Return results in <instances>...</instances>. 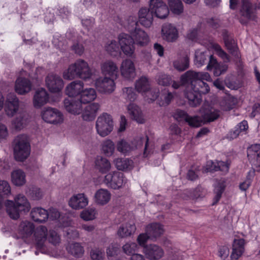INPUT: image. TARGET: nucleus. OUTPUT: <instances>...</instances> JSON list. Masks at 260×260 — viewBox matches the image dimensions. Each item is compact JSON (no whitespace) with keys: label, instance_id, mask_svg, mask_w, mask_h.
<instances>
[{"label":"nucleus","instance_id":"1","mask_svg":"<svg viewBox=\"0 0 260 260\" xmlns=\"http://www.w3.org/2000/svg\"><path fill=\"white\" fill-rule=\"evenodd\" d=\"M91 71L88 63L83 59H79L70 64L62 74L66 80H72L76 78L86 80L91 78Z\"/></svg>","mask_w":260,"mask_h":260},{"label":"nucleus","instance_id":"2","mask_svg":"<svg viewBox=\"0 0 260 260\" xmlns=\"http://www.w3.org/2000/svg\"><path fill=\"white\" fill-rule=\"evenodd\" d=\"M7 212L11 218L16 219L19 217L20 213L28 212L31 207L26 198L22 194H19L14 198V202L7 200L5 203Z\"/></svg>","mask_w":260,"mask_h":260},{"label":"nucleus","instance_id":"3","mask_svg":"<svg viewBox=\"0 0 260 260\" xmlns=\"http://www.w3.org/2000/svg\"><path fill=\"white\" fill-rule=\"evenodd\" d=\"M14 157L17 161H23L30 154V147L26 135L17 136L13 142Z\"/></svg>","mask_w":260,"mask_h":260},{"label":"nucleus","instance_id":"4","mask_svg":"<svg viewBox=\"0 0 260 260\" xmlns=\"http://www.w3.org/2000/svg\"><path fill=\"white\" fill-rule=\"evenodd\" d=\"M257 4L251 0H241L240 13L243 18L240 20L243 24H246L249 20H255L257 18Z\"/></svg>","mask_w":260,"mask_h":260},{"label":"nucleus","instance_id":"5","mask_svg":"<svg viewBox=\"0 0 260 260\" xmlns=\"http://www.w3.org/2000/svg\"><path fill=\"white\" fill-rule=\"evenodd\" d=\"M199 79H205L210 81L211 78L209 73L207 72H197L189 70L183 74L180 77L181 85L186 87L185 89H191Z\"/></svg>","mask_w":260,"mask_h":260},{"label":"nucleus","instance_id":"6","mask_svg":"<svg viewBox=\"0 0 260 260\" xmlns=\"http://www.w3.org/2000/svg\"><path fill=\"white\" fill-rule=\"evenodd\" d=\"M113 126V119L110 114L103 113L98 117L95 127L100 136L103 137L108 136L112 131Z\"/></svg>","mask_w":260,"mask_h":260},{"label":"nucleus","instance_id":"7","mask_svg":"<svg viewBox=\"0 0 260 260\" xmlns=\"http://www.w3.org/2000/svg\"><path fill=\"white\" fill-rule=\"evenodd\" d=\"M103 182L108 187L114 189H118L123 186L126 179L123 174L117 171L111 172L105 176Z\"/></svg>","mask_w":260,"mask_h":260},{"label":"nucleus","instance_id":"8","mask_svg":"<svg viewBox=\"0 0 260 260\" xmlns=\"http://www.w3.org/2000/svg\"><path fill=\"white\" fill-rule=\"evenodd\" d=\"M202 125L217 119L221 115V111L215 106L205 104L201 109Z\"/></svg>","mask_w":260,"mask_h":260},{"label":"nucleus","instance_id":"9","mask_svg":"<svg viewBox=\"0 0 260 260\" xmlns=\"http://www.w3.org/2000/svg\"><path fill=\"white\" fill-rule=\"evenodd\" d=\"M115 80L108 77H100L95 80V87L101 93L110 94L115 89Z\"/></svg>","mask_w":260,"mask_h":260},{"label":"nucleus","instance_id":"10","mask_svg":"<svg viewBox=\"0 0 260 260\" xmlns=\"http://www.w3.org/2000/svg\"><path fill=\"white\" fill-rule=\"evenodd\" d=\"M45 85L51 92L58 93L62 90L64 82L59 75L51 73L45 78Z\"/></svg>","mask_w":260,"mask_h":260},{"label":"nucleus","instance_id":"11","mask_svg":"<svg viewBox=\"0 0 260 260\" xmlns=\"http://www.w3.org/2000/svg\"><path fill=\"white\" fill-rule=\"evenodd\" d=\"M149 7L153 15L158 18H166L169 14V9L162 0H150Z\"/></svg>","mask_w":260,"mask_h":260},{"label":"nucleus","instance_id":"12","mask_svg":"<svg viewBox=\"0 0 260 260\" xmlns=\"http://www.w3.org/2000/svg\"><path fill=\"white\" fill-rule=\"evenodd\" d=\"M42 117L46 122L52 124L60 123L63 121L62 114L58 110L50 107L42 111Z\"/></svg>","mask_w":260,"mask_h":260},{"label":"nucleus","instance_id":"13","mask_svg":"<svg viewBox=\"0 0 260 260\" xmlns=\"http://www.w3.org/2000/svg\"><path fill=\"white\" fill-rule=\"evenodd\" d=\"M19 99L14 93H9L5 102V110L6 114L9 117H13L19 112Z\"/></svg>","mask_w":260,"mask_h":260},{"label":"nucleus","instance_id":"14","mask_svg":"<svg viewBox=\"0 0 260 260\" xmlns=\"http://www.w3.org/2000/svg\"><path fill=\"white\" fill-rule=\"evenodd\" d=\"M118 39L123 53L128 56H131L135 49L133 38L128 34L122 33L119 35Z\"/></svg>","mask_w":260,"mask_h":260},{"label":"nucleus","instance_id":"15","mask_svg":"<svg viewBox=\"0 0 260 260\" xmlns=\"http://www.w3.org/2000/svg\"><path fill=\"white\" fill-rule=\"evenodd\" d=\"M120 71L121 76L125 79H133L136 75V68L133 61L130 59H125L121 63Z\"/></svg>","mask_w":260,"mask_h":260},{"label":"nucleus","instance_id":"16","mask_svg":"<svg viewBox=\"0 0 260 260\" xmlns=\"http://www.w3.org/2000/svg\"><path fill=\"white\" fill-rule=\"evenodd\" d=\"M174 117L177 121L184 120L188 124L192 127H199L202 125V120L198 116H190L184 111L177 110L174 113Z\"/></svg>","mask_w":260,"mask_h":260},{"label":"nucleus","instance_id":"17","mask_svg":"<svg viewBox=\"0 0 260 260\" xmlns=\"http://www.w3.org/2000/svg\"><path fill=\"white\" fill-rule=\"evenodd\" d=\"M101 72L105 77L116 79L118 76V68L116 63L110 60H106L101 65Z\"/></svg>","mask_w":260,"mask_h":260},{"label":"nucleus","instance_id":"18","mask_svg":"<svg viewBox=\"0 0 260 260\" xmlns=\"http://www.w3.org/2000/svg\"><path fill=\"white\" fill-rule=\"evenodd\" d=\"M11 121L12 128L20 131L26 126L29 121V116L24 111L19 112Z\"/></svg>","mask_w":260,"mask_h":260},{"label":"nucleus","instance_id":"19","mask_svg":"<svg viewBox=\"0 0 260 260\" xmlns=\"http://www.w3.org/2000/svg\"><path fill=\"white\" fill-rule=\"evenodd\" d=\"M144 253L146 257L150 260H158L164 255L162 248L156 244H149L145 246Z\"/></svg>","mask_w":260,"mask_h":260},{"label":"nucleus","instance_id":"20","mask_svg":"<svg viewBox=\"0 0 260 260\" xmlns=\"http://www.w3.org/2000/svg\"><path fill=\"white\" fill-rule=\"evenodd\" d=\"M161 33L163 39L169 42H174L178 38L176 27L171 23H165L162 25Z\"/></svg>","mask_w":260,"mask_h":260},{"label":"nucleus","instance_id":"21","mask_svg":"<svg viewBox=\"0 0 260 260\" xmlns=\"http://www.w3.org/2000/svg\"><path fill=\"white\" fill-rule=\"evenodd\" d=\"M88 203V199L84 193H78L72 196L69 201V205L72 209L80 210L85 207Z\"/></svg>","mask_w":260,"mask_h":260},{"label":"nucleus","instance_id":"22","mask_svg":"<svg viewBox=\"0 0 260 260\" xmlns=\"http://www.w3.org/2000/svg\"><path fill=\"white\" fill-rule=\"evenodd\" d=\"M82 104L80 100L66 99L63 101L65 109L74 115H79L82 113Z\"/></svg>","mask_w":260,"mask_h":260},{"label":"nucleus","instance_id":"23","mask_svg":"<svg viewBox=\"0 0 260 260\" xmlns=\"http://www.w3.org/2000/svg\"><path fill=\"white\" fill-rule=\"evenodd\" d=\"M134 44L140 46H146L149 42V38L147 33L141 28L135 30L131 34Z\"/></svg>","mask_w":260,"mask_h":260},{"label":"nucleus","instance_id":"24","mask_svg":"<svg viewBox=\"0 0 260 260\" xmlns=\"http://www.w3.org/2000/svg\"><path fill=\"white\" fill-rule=\"evenodd\" d=\"M127 110L131 118L139 123L145 122L144 115L141 108L134 103H130L127 106Z\"/></svg>","mask_w":260,"mask_h":260},{"label":"nucleus","instance_id":"25","mask_svg":"<svg viewBox=\"0 0 260 260\" xmlns=\"http://www.w3.org/2000/svg\"><path fill=\"white\" fill-rule=\"evenodd\" d=\"M49 101V94L44 88L38 89L33 98V105L35 108H39Z\"/></svg>","mask_w":260,"mask_h":260},{"label":"nucleus","instance_id":"26","mask_svg":"<svg viewBox=\"0 0 260 260\" xmlns=\"http://www.w3.org/2000/svg\"><path fill=\"white\" fill-rule=\"evenodd\" d=\"M31 87L30 81L26 78L19 77L15 81V90L19 94L23 95L29 92Z\"/></svg>","mask_w":260,"mask_h":260},{"label":"nucleus","instance_id":"27","mask_svg":"<svg viewBox=\"0 0 260 260\" xmlns=\"http://www.w3.org/2000/svg\"><path fill=\"white\" fill-rule=\"evenodd\" d=\"M100 106L98 103H93L85 107L82 109V116L83 119L86 121H91L94 119Z\"/></svg>","mask_w":260,"mask_h":260},{"label":"nucleus","instance_id":"28","mask_svg":"<svg viewBox=\"0 0 260 260\" xmlns=\"http://www.w3.org/2000/svg\"><path fill=\"white\" fill-rule=\"evenodd\" d=\"M138 16L140 23L144 26L149 27L152 24L154 15L152 11H150V7L148 9H140L138 12Z\"/></svg>","mask_w":260,"mask_h":260},{"label":"nucleus","instance_id":"29","mask_svg":"<svg viewBox=\"0 0 260 260\" xmlns=\"http://www.w3.org/2000/svg\"><path fill=\"white\" fill-rule=\"evenodd\" d=\"M247 157L256 167H260V145L255 144L249 147L247 151Z\"/></svg>","mask_w":260,"mask_h":260},{"label":"nucleus","instance_id":"30","mask_svg":"<svg viewBox=\"0 0 260 260\" xmlns=\"http://www.w3.org/2000/svg\"><path fill=\"white\" fill-rule=\"evenodd\" d=\"M84 87V83L81 81H72L66 87L65 92L70 97L76 96L80 94Z\"/></svg>","mask_w":260,"mask_h":260},{"label":"nucleus","instance_id":"31","mask_svg":"<svg viewBox=\"0 0 260 260\" xmlns=\"http://www.w3.org/2000/svg\"><path fill=\"white\" fill-rule=\"evenodd\" d=\"M185 94L188 100L189 105L192 107L199 106L202 102V96L200 93L193 91L191 89H185Z\"/></svg>","mask_w":260,"mask_h":260},{"label":"nucleus","instance_id":"32","mask_svg":"<svg viewBox=\"0 0 260 260\" xmlns=\"http://www.w3.org/2000/svg\"><path fill=\"white\" fill-rule=\"evenodd\" d=\"M47 228L43 225L38 226L35 231L34 236L38 248H41L47 239Z\"/></svg>","mask_w":260,"mask_h":260},{"label":"nucleus","instance_id":"33","mask_svg":"<svg viewBox=\"0 0 260 260\" xmlns=\"http://www.w3.org/2000/svg\"><path fill=\"white\" fill-rule=\"evenodd\" d=\"M163 226L158 223L148 224L145 228V232L151 239H155L161 236L164 233Z\"/></svg>","mask_w":260,"mask_h":260},{"label":"nucleus","instance_id":"34","mask_svg":"<svg viewBox=\"0 0 260 260\" xmlns=\"http://www.w3.org/2000/svg\"><path fill=\"white\" fill-rule=\"evenodd\" d=\"M244 240L243 239H235L233 244V251L231 257L232 260H237L244 252Z\"/></svg>","mask_w":260,"mask_h":260},{"label":"nucleus","instance_id":"35","mask_svg":"<svg viewBox=\"0 0 260 260\" xmlns=\"http://www.w3.org/2000/svg\"><path fill=\"white\" fill-rule=\"evenodd\" d=\"M111 196L110 192L107 189H100L94 194L95 202L99 205H105L110 200Z\"/></svg>","mask_w":260,"mask_h":260},{"label":"nucleus","instance_id":"36","mask_svg":"<svg viewBox=\"0 0 260 260\" xmlns=\"http://www.w3.org/2000/svg\"><path fill=\"white\" fill-rule=\"evenodd\" d=\"M30 215L34 221L39 222H44L49 217L48 212L42 208H33Z\"/></svg>","mask_w":260,"mask_h":260},{"label":"nucleus","instance_id":"37","mask_svg":"<svg viewBox=\"0 0 260 260\" xmlns=\"http://www.w3.org/2000/svg\"><path fill=\"white\" fill-rule=\"evenodd\" d=\"M136 230L135 223L133 222L122 224L117 231V235L121 238L130 236L134 234Z\"/></svg>","mask_w":260,"mask_h":260},{"label":"nucleus","instance_id":"38","mask_svg":"<svg viewBox=\"0 0 260 260\" xmlns=\"http://www.w3.org/2000/svg\"><path fill=\"white\" fill-rule=\"evenodd\" d=\"M135 89L143 95L149 92L150 89V85L148 79L146 77H141L135 82Z\"/></svg>","mask_w":260,"mask_h":260},{"label":"nucleus","instance_id":"39","mask_svg":"<svg viewBox=\"0 0 260 260\" xmlns=\"http://www.w3.org/2000/svg\"><path fill=\"white\" fill-rule=\"evenodd\" d=\"M35 226L32 223L24 221L21 222L19 226L18 231L21 238H27L31 235L34 231Z\"/></svg>","mask_w":260,"mask_h":260},{"label":"nucleus","instance_id":"40","mask_svg":"<svg viewBox=\"0 0 260 260\" xmlns=\"http://www.w3.org/2000/svg\"><path fill=\"white\" fill-rule=\"evenodd\" d=\"M223 38L224 40L225 46L230 52L234 56L239 58V54L237 47L235 44V41L230 37L228 34V32L224 31L223 32Z\"/></svg>","mask_w":260,"mask_h":260},{"label":"nucleus","instance_id":"41","mask_svg":"<svg viewBox=\"0 0 260 260\" xmlns=\"http://www.w3.org/2000/svg\"><path fill=\"white\" fill-rule=\"evenodd\" d=\"M25 174L21 169H16L11 173V180L16 186H22L26 182Z\"/></svg>","mask_w":260,"mask_h":260},{"label":"nucleus","instance_id":"42","mask_svg":"<svg viewBox=\"0 0 260 260\" xmlns=\"http://www.w3.org/2000/svg\"><path fill=\"white\" fill-rule=\"evenodd\" d=\"M96 98V91L92 88L83 89L80 94V101L83 104L91 102L95 99Z\"/></svg>","mask_w":260,"mask_h":260},{"label":"nucleus","instance_id":"43","mask_svg":"<svg viewBox=\"0 0 260 260\" xmlns=\"http://www.w3.org/2000/svg\"><path fill=\"white\" fill-rule=\"evenodd\" d=\"M173 65L174 68L178 71L183 72L189 68V58L187 55H184L174 60Z\"/></svg>","mask_w":260,"mask_h":260},{"label":"nucleus","instance_id":"44","mask_svg":"<svg viewBox=\"0 0 260 260\" xmlns=\"http://www.w3.org/2000/svg\"><path fill=\"white\" fill-rule=\"evenodd\" d=\"M95 166L96 169L102 173L109 172L111 168L110 161L107 158L102 157H97L95 160Z\"/></svg>","mask_w":260,"mask_h":260},{"label":"nucleus","instance_id":"45","mask_svg":"<svg viewBox=\"0 0 260 260\" xmlns=\"http://www.w3.org/2000/svg\"><path fill=\"white\" fill-rule=\"evenodd\" d=\"M116 168L119 170L126 171L133 168V162L128 158H118L114 160Z\"/></svg>","mask_w":260,"mask_h":260},{"label":"nucleus","instance_id":"46","mask_svg":"<svg viewBox=\"0 0 260 260\" xmlns=\"http://www.w3.org/2000/svg\"><path fill=\"white\" fill-rule=\"evenodd\" d=\"M206 80L203 79H199L197 80V82L191 88L194 91L200 93V94H206L210 90V88L208 85L204 82Z\"/></svg>","mask_w":260,"mask_h":260},{"label":"nucleus","instance_id":"47","mask_svg":"<svg viewBox=\"0 0 260 260\" xmlns=\"http://www.w3.org/2000/svg\"><path fill=\"white\" fill-rule=\"evenodd\" d=\"M168 4L174 14L180 15L183 12V5L181 0H168Z\"/></svg>","mask_w":260,"mask_h":260},{"label":"nucleus","instance_id":"48","mask_svg":"<svg viewBox=\"0 0 260 260\" xmlns=\"http://www.w3.org/2000/svg\"><path fill=\"white\" fill-rule=\"evenodd\" d=\"M105 48L111 56H116L120 52L119 44L115 40L108 41Z\"/></svg>","mask_w":260,"mask_h":260},{"label":"nucleus","instance_id":"49","mask_svg":"<svg viewBox=\"0 0 260 260\" xmlns=\"http://www.w3.org/2000/svg\"><path fill=\"white\" fill-rule=\"evenodd\" d=\"M121 95L126 101L133 103L137 99V94L133 87H124L122 89Z\"/></svg>","mask_w":260,"mask_h":260},{"label":"nucleus","instance_id":"50","mask_svg":"<svg viewBox=\"0 0 260 260\" xmlns=\"http://www.w3.org/2000/svg\"><path fill=\"white\" fill-rule=\"evenodd\" d=\"M138 23L137 17L131 16L126 19L124 24V27L131 34L135 30L140 28L137 27Z\"/></svg>","mask_w":260,"mask_h":260},{"label":"nucleus","instance_id":"51","mask_svg":"<svg viewBox=\"0 0 260 260\" xmlns=\"http://www.w3.org/2000/svg\"><path fill=\"white\" fill-rule=\"evenodd\" d=\"M209 57V52L207 51H197L195 53V63L198 67L202 66L208 60Z\"/></svg>","mask_w":260,"mask_h":260},{"label":"nucleus","instance_id":"52","mask_svg":"<svg viewBox=\"0 0 260 260\" xmlns=\"http://www.w3.org/2000/svg\"><path fill=\"white\" fill-rule=\"evenodd\" d=\"M103 152L107 156H111L115 150V145L110 140H105L102 144Z\"/></svg>","mask_w":260,"mask_h":260},{"label":"nucleus","instance_id":"53","mask_svg":"<svg viewBox=\"0 0 260 260\" xmlns=\"http://www.w3.org/2000/svg\"><path fill=\"white\" fill-rule=\"evenodd\" d=\"M117 150L123 154L127 153L134 149V147L124 140L118 142L117 144Z\"/></svg>","mask_w":260,"mask_h":260},{"label":"nucleus","instance_id":"54","mask_svg":"<svg viewBox=\"0 0 260 260\" xmlns=\"http://www.w3.org/2000/svg\"><path fill=\"white\" fill-rule=\"evenodd\" d=\"M69 252L73 255L77 257H80L83 254L84 249L80 244L75 243L71 245L69 248Z\"/></svg>","mask_w":260,"mask_h":260},{"label":"nucleus","instance_id":"55","mask_svg":"<svg viewBox=\"0 0 260 260\" xmlns=\"http://www.w3.org/2000/svg\"><path fill=\"white\" fill-rule=\"evenodd\" d=\"M139 247L135 242H128L122 246L123 251L127 255L135 254V253L137 251Z\"/></svg>","mask_w":260,"mask_h":260},{"label":"nucleus","instance_id":"56","mask_svg":"<svg viewBox=\"0 0 260 260\" xmlns=\"http://www.w3.org/2000/svg\"><path fill=\"white\" fill-rule=\"evenodd\" d=\"M157 81L159 85L168 86L172 82V80L169 75L159 73L157 75Z\"/></svg>","mask_w":260,"mask_h":260},{"label":"nucleus","instance_id":"57","mask_svg":"<svg viewBox=\"0 0 260 260\" xmlns=\"http://www.w3.org/2000/svg\"><path fill=\"white\" fill-rule=\"evenodd\" d=\"M95 210L93 208L87 209L83 211L80 215L81 217L84 220H90L95 218Z\"/></svg>","mask_w":260,"mask_h":260},{"label":"nucleus","instance_id":"58","mask_svg":"<svg viewBox=\"0 0 260 260\" xmlns=\"http://www.w3.org/2000/svg\"><path fill=\"white\" fill-rule=\"evenodd\" d=\"M212 46L216 54L224 61L228 62L230 61L229 56L218 44H214Z\"/></svg>","mask_w":260,"mask_h":260},{"label":"nucleus","instance_id":"59","mask_svg":"<svg viewBox=\"0 0 260 260\" xmlns=\"http://www.w3.org/2000/svg\"><path fill=\"white\" fill-rule=\"evenodd\" d=\"M159 90L157 88H151L149 90V92L147 94H145L144 96L147 98V100L149 102H153L155 101L159 96Z\"/></svg>","mask_w":260,"mask_h":260},{"label":"nucleus","instance_id":"60","mask_svg":"<svg viewBox=\"0 0 260 260\" xmlns=\"http://www.w3.org/2000/svg\"><path fill=\"white\" fill-rule=\"evenodd\" d=\"M10 193L11 188L9 183L5 180H0V196H7Z\"/></svg>","mask_w":260,"mask_h":260},{"label":"nucleus","instance_id":"61","mask_svg":"<svg viewBox=\"0 0 260 260\" xmlns=\"http://www.w3.org/2000/svg\"><path fill=\"white\" fill-rule=\"evenodd\" d=\"M225 188V185L223 182H219L217 185L215 187L214 192L215 193V196L214 198V200H215V202H217L220 199L221 197V194L223 193Z\"/></svg>","mask_w":260,"mask_h":260},{"label":"nucleus","instance_id":"62","mask_svg":"<svg viewBox=\"0 0 260 260\" xmlns=\"http://www.w3.org/2000/svg\"><path fill=\"white\" fill-rule=\"evenodd\" d=\"M104 252L99 248H93L90 251V256L92 260H103Z\"/></svg>","mask_w":260,"mask_h":260},{"label":"nucleus","instance_id":"63","mask_svg":"<svg viewBox=\"0 0 260 260\" xmlns=\"http://www.w3.org/2000/svg\"><path fill=\"white\" fill-rule=\"evenodd\" d=\"M228 69V66L223 63H218L214 69L213 74L215 76H219L224 73Z\"/></svg>","mask_w":260,"mask_h":260},{"label":"nucleus","instance_id":"64","mask_svg":"<svg viewBox=\"0 0 260 260\" xmlns=\"http://www.w3.org/2000/svg\"><path fill=\"white\" fill-rule=\"evenodd\" d=\"M48 239L49 242L52 243L53 245H56L59 243L60 241L59 236L55 231L53 230L49 231Z\"/></svg>","mask_w":260,"mask_h":260}]
</instances>
